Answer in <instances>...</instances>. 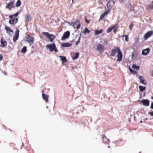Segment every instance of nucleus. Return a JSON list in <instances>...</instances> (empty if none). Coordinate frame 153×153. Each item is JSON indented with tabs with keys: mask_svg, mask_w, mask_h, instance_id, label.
Instances as JSON below:
<instances>
[{
	"mask_svg": "<svg viewBox=\"0 0 153 153\" xmlns=\"http://www.w3.org/2000/svg\"><path fill=\"white\" fill-rule=\"evenodd\" d=\"M117 52V61H121L122 60L123 56L122 53L119 47H114L111 51L110 55V56H115Z\"/></svg>",
	"mask_w": 153,
	"mask_h": 153,
	"instance_id": "obj_1",
	"label": "nucleus"
},
{
	"mask_svg": "<svg viewBox=\"0 0 153 153\" xmlns=\"http://www.w3.org/2000/svg\"><path fill=\"white\" fill-rule=\"evenodd\" d=\"M42 34L44 36L50 39L51 42H53L55 38V36L54 35L50 34L48 32H43Z\"/></svg>",
	"mask_w": 153,
	"mask_h": 153,
	"instance_id": "obj_2",
	"label": "nucleus"
},
{
	"mask_svg": "<svg viewBox=\"0 0 153 153\" xmlns=\"http://www.w3.org/2000/svg\"><path fill=\"white\" fill-rule=\"evenodd\" d=\"M46 47L47 49L49 50L51 52H52L54 51L55 52L58 51L54 43H53L52 44L47 45Z\"/></svg>",
	"mask_w": 153,
	"mask_h": 153,
	"instance_id": "obj_3",
	"label": "nucleus"
},
{
	"mask_svg": "<svg viewBox=\"0 0 153 153\" xmlns=\"http://www.w3.org/2000/svg\"><path fill=\"white\" fill-rule=\"evenodd\" d=\"M26 40L29 43L30 45H33L34 42V37L30 36V35H28L26 37Z\"/></svg>",
	"mask_w": 153,
	"mask_h": 153,
	"instance_id": "obj_4",
	"label": "nucleus"
},
{
	"mask_svg": "<svg viewBox=\"0 0 153 153\" xmlns=\"http://www.w3.org/2000/svg\"><path fill=\"white\" fill-rule=\"evenodd\" d=\"M153 34V31L151 30L148 31L143 36V39L144 40H146Z\"/></svg>",
	"mask_w": 153,
	"mask_h": 153,
	"instance_id": "obj_5",
	"label": "nucleus"
},
{
	"mask_svg": "<svg viewBox=\"0 0 153 153\" xmlns=\"http://www.w3.org/2000/svg\"><path fill=\"white\" fill-rule=\"evenodd\" d=\"M70 35V33L69 31H67L64 32L62 37L61 40L62 41L68 38Z\"/></svg>",
	"mask_w": 153,
	"mask_h": 153,
	"instance_id": "obj_6",
	"label": "nucleus"
},
{
	"mask_svg": "<svg viewBox=\"0 0 153 153\" xmlns=\"http://www.w3.org/2000/svg\"><path fill=\"white\" fill-rule=\"evenodd\" d=\"M19 30L18 28H16L15 32V35L13 37V41L15 42L18 39L19 37Z\"/></svg>",
	"mask_w": 153,
	"mask_h": 153,
	"instance_id": "obj_7",
	"label": "nucleus"
},
{
	"mask_svg": "<svg viewBox=\"0 0 153 153\" xmlns=\"http://www.w3.org/2000/svg\"><path fill=\"white\" fill-rule=\"evenodd\" d=\"M14 1H10V2L8 3L6 5V8L8 9L9 10H10L12 8H13L14 7Z\"/></svg>",
	"mask_w": 153,
	"mask_h": 153,
	"instance_id": "obj_8",
	"label": "nucleus"
},
{
	"mask_svg": "<svg viewBox=\"0 0 153 153\" xmlns=\"http://www.w3.org/2000/svg\"><path fill=\"white\" fill-rule=\"evenodd\" d=\"M72 26L75 28L79 29L81 26L79 21L77 20L76 22H74L73 23Z\"/></svg>",
	"mask_w": 153,
	"mask_h": 153,
	"instance_id": "obj_9",
	"label": "nucleus"
},
{
	"mask_svg": "<svg viewBox=\"0 0 153 153\" xmlns=\"http://www.w3.org/2000/svg\"><path fill=\"white\" fill-rule=\"evenodd\" d=\"M97 49L100 52H102L104 51V46L101 44H98L97 45Z\"/></svg>",
	"mask_w": 153,
	"mask_h": 153,
	"instance_id": "obj_10",
	"label": "nucleus"
},
{
	"mask_svg": "<svg viewBox=\"0 0 153 153\" xmlns=\"http://www.w3.org/2000/svg\"><path fill=\"white\" fill-rule=\"evenodd\" d=\"M110 12V10L109 9H108L106 10L105 12L102 14L100 16L99 19V20H102V19L104 18V17L106 16Z\"/></svg>",
	"mask_w": 153,
	"mask_h": 153,
	"instance_id": "obj_11",
	"label": "nucleus"
},
{
	"mask_svg": "<svg viewBox=\"0 0 153 153\" xmlns=\"http://www.w3.org/2000/svg\"><path fill=\"white\" fill-rule=\"evenodd\" d=\"M115 2L113 1H109L108 2L107 6V7L110 10L113 7Z\"/></svg>",
	"mask_w": 153,
	"mask_h": 153,
	"instance_id": "obj_12",
	"label": "nucleus"
},
{
	"mask_svg": "<svg viewBox=\"0 0 153 153\" xmlns=\"http://www.w3.org/2000/svg\"><path fill=\"white\" fill-rule=\"evenodd\" d=\"M18 20V18H16L10 20L9 23L11 25H15L17 22Z\"/></svg>",
	"mask_w": 153,
	"mask_h": 153,
	"instance_id": "obj_13",
	"label": "nucleus"
},
{
	"mask_svg": "<svg viewBox=\"0 0 153 153\" xmlns=\"http://www.w3.org/2000/svg\"><path fill=\"white\" fill-rule=\"evenodd\" d=\"M150 51V49L149 48H147L143 50L142 54L143 55H147L149 53Z\"/></svg>",
	"mask_w": 153,
	"mask_h": 153,
	"instance_id": "obj_14",
	"label": "nucleus"
},
{
	"mask_svg": "<svg viewBox=\"0 0 153 153\" xmlns=\"http://www.w3.org/2000/svg\"><path fill=\"white\" fill-rule=\"evenodd\" d=\"M72 44L68 42H63L61 44V46L63 47H69Z\"/></svg>",
	"mask_w": 153,
	"mask_h": 153,
	"instance_id": "obj_15",
	"label": "nucleus"
},
{
	"mask_svg": "<svg viewBox=\"0 0 153 153\" xmlns=\"http://www.w3.org/2000/svg\"><path fill=\"white\" fill-rule=\"evenodd\" d=\"M143 105L146 106H148L149 105V101L147 100H143L141 101Z\"/></svg>",
	"mask_w": 153,
	"mask_h": 153,
	"instance_id": "obj_16",
	"label": "nucleus"
},
{
	"mask_svg": "<svg viewBox=\"0 0 153 153\" xmlns=\"http://www.w3.org/2000/svg\"><path fill=\"white\" fill-rule=\"evenodd\" d=\"M1 46L2 47H5L7 45V42L3 38H1Z\"/></svg>",
	"mask_w": 153,
	"mask_h": 153,
	"instance_id": "obj_17",
	"label": "nucleus"
},
{
	"mask_svg": "<svg viewBox=\"0 0 153 153\" xmlns=\"http://www.w3.org/2000/svg\"><path fill=\"white\" fill-rule=\"evenodd\" d=\"M42 96L43 99L45 100L46 102H48V96L44 94H42Z\"/></svg>",
	"mask_w": 153,
	"mask_h": 153,
	"instance_id": "obj_18",
	"label": "nucleus"
},
{
	"mask_svg": "<svg viewBox=\"0 0 153 153\" xmlns=\"http://www.w3.org/2000/svg\"><path fill=\"white\" fill-rule=\"evenodd\" d=\"M59 57L60 58L61 60L62 63L63 62H67V60L66 57L61 56H60Z\"/></svg>",
	"mask_w": 153,
	"mask_h": 153,
	"instance_id": "obj_19",
	"label": "nucleus"
},
{
	"mask_svg": "<svg viewBox=\"0 0 153 153\" xmlns=\"http://www.w3.org/2000/svg\"><path fill=\"white\" fill-rule=\"evenodd\" d=\"M138 78L140 80V82L141 83L145 85L146 84V83L145 82V81L143 79L144 78L141 76H139Z\"/></svg>",
	"mask_w": 153,
	"mask_h": 153,
	"instance_id": "obj_20",
	"label": "nucleus"
},
{
	"mask_svg": "<svg viewBox=\"0 0 153 153\" xmlns=\"http://www.w3.org/2000/svg\"><path fill=\"white\" fill-rule=\"evenodd\" d=\"M5 29L6 30L7 32L9 34H10L11 32H13V31L11 30L9 27H8L6 26Z\"/></svg>",
	"mask_w": 153,
	"mask_h": 153,
	"instance_id": "obj_21",
	"label": "nucleus"
},
{
	"mask_svg": "<svg viewBox=\"0 0 153 153\" xmlns=\"http://www.w3.org/2000/svg\"><path fill=\"white\" fill-rule=\"evenodd\" d=\"M102 140L104 141V139L105 138H106V139L107 140V142L106 141H104V143H108L109 142H110V141L109 140H108L106 138V136H105V135L104 134H102Z\"/></svg>",
	"mask_w": 153,
	"mask_h": 153,
	"instance_id": "obj_22",
	"label": "nucleus"
},
{
	"mask_svg": "<svg viewBox=\"0 0 153 153\" xmlns=\"http://www.w3.org/2000/svg\"><path fill=\"white\" fill-rule=\"evenodd\" d=\"M27 47L24 46L23 47L21 50V52L23 53H25L27 51Z\"/></svg>",
	"mask_w": 153,
	"mask_h": 153,
	"instance_id": "obj_23",
	"label": "nucleus"
},
{
	"mask_svg": "<svg viewBox=\"0 0 153 153\" xmlns=\"http://www.w3.org/2000/svg\"><path fill=\"white\" fill-rule=\"evenodd\" d=\"M90 32V30L88 29V28L87 27H85V30L83 31V33L85 34L86 33H89Z\"/></svg>",
	"mask_w": 153,
	"mask_h": 153,
	"instance_id": "obj_24",
	"label": "nucleus"
},
{
	"mask_svg": "<svg viewBox=\"0 0 153 153\" xmlns=\"http://www.w3.org/2000/svg\"><path fill=\"white\" fill-rule=\"evenodd\" d=\"M139 90L140 91V92H142L145 90L146 88L144 86H142L140 85L139 86Z\"/></svg>",
	"mask_w": 153,
	"mask_h": 153,
	"instance_id": "obj_25",
	"label": "nucleus"
},
{
	"mask_svg": "<svg viewBox=\"0 0 153 153\" xmlns=\"http://www.w3.org/2000/svg\"><path fill=\"white\" fill-rule=\"evenodd\" d=\"M129 70L134 75H137V72L136 71L133 70L130 67H129Z\"/></svg>",
	"mask_w": 153,
	"mask_h": 153,
	"instance_id": "obj_26",
	"label": "nucleus"
},
{
	"mask_svg": "<svg viewBox=\"0 0 153 153\" xmlns=\"http://www.w3.org/2000/svg\"><path fill=\"white\" fill-rule=\"evenodd\" d=\"M26 21H30L32 19V18L30 15L28 14L26 15Z\"/></svg>",
	"mask_w": 153,
	"mask_h": 153,
	"instance_id": "obj_27",
	"label": "nucleus"
},
{
	"mask_svg": "<svg viewBox=\"0 0 153 153\" xmlns=\"http://www.w3.org/2000/svg\"><path fill=\"white\" fill-rule=\"evenodd\" d=\"M103 30L102 29L100 30V31L96 30L95 31V33L96 35H98L101 33L102 32Z\"/></svg>",
	"mask_w": 153,
	"mask_h": 153,
	"instance_id": "obj_28",
	"label": "nucleus"
},
{
	"mask_svg": "<svg viewBox=\"0 0 153 153\" xmlns=\"http://www.w3.org/2000/svg\"><path fill=\"white\" fill-rule=\"evenodd\" d=\"M79 54L78 53H76L75 55L72 57V59L73 60H74L75 59L77 58L79 56Z\"/></svg>",
	"mask_w": 153,
	"mask_h": 153,
	"instance_id": "obj_29",
	"label": "nucleus"
},
{
	"mask_svg": "<svg viewBox=\"0 0 153 153\" xmlns=\"http://www.w3.org/2000/svg\"><path fill=\"white\" fill-rule=\"evenodd\" d=\"M21 1L20 0H18L16 3V7H19L21 4Z\"/></svg>",
	"mask_w": 153,
	"mask_h": 153,
	"instance_id": "obj_30",
	"label": "nucleus"
},
{
	"mask_svg": "<svg viewBox=\"0 0 153 153\" xmlns=\"http://www.w3.org/2000/svg\"><path fill=\"white\" fill-rule=\"evenodd\" d=\"M147 8L150 10L153 9V1H152V4L147 6Z\"/></svg>",
	"mask_w": 153,
	"mask_h": 153,
	"instance_id": "obj_31",
	"label": "nucleus"
},
{
	"mask_svg": "<svg viewBox=\"0 0 153 153\" xmlns=\"http://www.w3.org/2000/svg\"><path fill=\"white\" fill-rule=\"evenodd\" d=\"M132 68L134 69L137 70L139 69V66H136L135 65H133L132 66Z\"/></svg>",
	"mask_w": 153,
	"mask_h": 153,
	"instance_id": "obj_32",
	"label": "nucleus"
},
{
	"mask_svg": "<svg viewBox=\"0 0 153 153\" xmlns=\"http://www.w3.org/2000/svg\"><path fill=\"white\" fill-rule=\"evenodd\" d=\"M124 36H125V40L126 41V42H128V36L127 35H123V36H122V37H123Z\"/></svg>",
	"mask_w": 153,
	"mask_h": 153,
	"instance_id": "obj_33",
	"label": "nucleus"
},
{
	"mask_svg": "<svg viewBox=\"0 0 153 153\" xmlns=\"http://www.w3.org/2000/svg\"><path fill=\"white\" fill-rule=\"evenodd\" d=\"M112 30V28L111 27H109L107 29V32L108 33H110L111 31V30Z\"/></svg>",
	"mask_w": 153,
	"mask_h": 153,
	"instance_id": "obj_34",
	"label": "nucleus"
},
{
	"mask_svg": "<svg viewBox=\"0 0 153 153\" xmlns=\"http://www.w3.org/2000/svg\"><path fill=\"white\" fill-rule=\"evenodd\" d=\"M117 26H118V25H114V26H113L112 27V29H113V30H117Z\"/></svg>",
	"mask_w": 153,
	"mask_h": 153,
	"instance_id": "obj_35",
	"label": "nucleus"
},
{
	"mask_svg": "<svg viewBox=\"0 0 153 153\" xmlns=\"http://www.w3.org/2000/svg\"><path fill=\"white\" fill-rule=\"evenodd\" d=\"M9 17L11 19H14V18H15V16L13 15H10L9 16Z\"/></svg>",
	"mask_w": 153,
	"mask_h": 153,
	"instance_id": "obj_36",
	"label": "nucleus"
},
{
	"mask_svg": "<svg viewBox=\"0 0 153 153\" xmlns=\"http://www.w3.org/2000/svg\"><path fill=\"white\" fill-rule=\"evenodd\" d=\"M133 26V23H132L131 25H129V29L130 30H131L132 29Z\"/></svg>",
	"mask_w": 153,
	"mask_h": 153,
	"instance_id": "obj_37",
	"label": "nucleus"
},
{
	"mask_svg": "<svg viewBox=\"0 0 153 153\" xmlns=\"http://www.w3.org/2000/svg\"><path fill=\"white\" fill-rule=\"evenodd\" d=\"M80 37L79 39H78V40L76 42V45H77L80 42Z\"/></svg>",
	"mask_w": 153,
	"mask_h": 153,
	"instance_id": "obj_38",
	"label": "nucleus"
},
{
	"mask_svg": "<svg viewBox=\"0 0 153 153\" xmlns=\"http://www.w3.org/2000/svg\"><path fill=\"white\" fill-rule=\"evenodd\" d=\"M19 14V12H17V13H16L15 14H14V16H15V18H16V17H17L18 15Z\"/></svg>",
	"mask_w": 153,
	"mask_h": 153,
	"instance_id": "obj_39",
	"label": "nucleus"
},
{
	"mask_svg": "<svg viewBox=\"0 0 153 153\" xmlns=\"http://www.w3.org/2000/svg\"><path fill=\"white\" fill-rule=\"evenodd\" d=\"M150 108H151L153 109V102H151Z\"/></svg>",
	"mask_w": 153,
	"mask_h": 153,
	"instance_id": "obj_40",
	"label": "nucleus"
},
{
	"mask_svg": "<svg viewBox=\"0 0 153 153\" xmlns=\"http://www.w3.org/2000/svg\"><path fill=\"white\" fill-rule=\"evenodd\" d=\"M85 20L86 23L88 24L90 22V21L89 20H87L86 19H85Z\"/></svg>",
	"mask_w": 153,
	"mask_h": 153,
	"instance_id": "obj_41",
	"label": "nucleus"
},
{
	"mask_svg": "<svg viewBox=\"0 0 153 153\" xmlns=\"http://www.w3.org/2000/svg\"><path fill=\"white\" fill-rule=\"evenodd\" d=\"M149 114H150L151 116H153V111H152L149 113Z\"/></svg>",
	"mask_w": 153,
	"mask_h": 153,
	"instance_id": "obj_42",
	"label": "nucleus"
},
{
	"mask_svg": "<svg viewBox=\"0 0 153 153\" xmlns=\"http://www.w3.org/2000/svg\"><path fill=\"white\" fill-rule=\"evenodd\" d=\"M3 59V56L2 55L0 54V61L1 60Z\"/></svg>",
	"mask_w": 153,
	"mask_h": 153,
	"instance_id": "obj_43",
	"label": "nucleus"
},
{
	"mask_svg": "<svg viewBox=\"0 0 153 153\" xmlns=\"http://www.w3.org/2000/svg\"><path fill=\"white\" fill-rule=\"evenodd\" d=\"M117 31V30H113V32L114 33L116 34Z\"/></svg>",
	"mask_w": 153,
	"mask_h": 153,
	"instance_id": "obj_44",
	"label": "nucleus"
},
{
	"mask_svg": "<svg viewBox=\"0 0 153 153\" xmlns=\"http://www.w3.org/2000/svg\"><path fill=\"white\" fill-rule=\"evenodd\" d=\"M130 11L131 12L132 11H133V10L132 9V8H130Z\"/></svg>",
	"mask_w": 153,
	"mask_h": 153,
	"instance_id": "obj_45",
	"label": "nucleus"
},
{
	"mask_svg": "<svg viewBox=\"0 0 153 153\" xmlns=\"http://www.w3.org/2000/svg\"><path fill=\"white\" fill-rule=\"evenodd\" d=\"M3 73L5 75H7L5 71H4V72L3 71Z\"/></svg>",
	"mask_w": 153,
	"mask_h": 153,
	"instance_id": "obj_46",
	"label": "nucleus"
},
{
	"mask_svg": "<svg viewBox=\"0 0 153 153\" xmlns=\"http://www.w3.org/2000/svg\"><path fill=\"white\" fill-rule=\"evenodd\" d=\"M120 1L122 2L123 1V0H119Z\"/></svg>",
	"mask_w": 153,
	"mask_h": 153,
	"instance_id": "obj_47",
	"label": "nucleus"
},
{
	"mask_svg": "<svg viewBox=\"0 0 153 153\" xmlns=\"http://www.w3.org/2000/svg\"><path fill=\"white\" fill-rule=\"evenodd\" d=\"M151 99H153V97H151Z\"/></svg>",
	"mask_w": 153,
	"mask_h": 153,
	"instance_id": "obj_48",
	"label": "nucleus"
},
{
	"mask_svg": "<svg viewBox=\"0 0 153 153\" xmlns=\"http://www.w3.org/2000/svg\"><path fill=\"white\" fill-rule=\"evenodd\" d=\"M108 148H110V146H108Z\"/></svg>",
	"mask_w": 153,
	"mask_h": 153,
	"instance_id": "obj_49",
	"label": "nucleus"
},
{
	"mask_svg": "<svg viewBox=\"0 0 153 153\" xmlns=\"http://www.w3.org/2000/svg\"><path fill=\"white\" fill-rule=\"evenodd\" d=\"M152 76H153V71L152 72Z\"/></svg>",
	"mask_w": 153,
	"mask_h": 153,
	"instance_id": "obj_50",
	"label": "nucleus"
},
{
	"mask_svg": "<svg viewBox=\"0 0 153 153\" xmlns=\"http://www.w3.org/2000/svg\"><path fill=\"white\" fill-rule=\"evenodd\" d=\"M73 0H72V1H73Z\"/></svg>",
	"mask_w": 153,
	"mask_h": 153,
	"instance_id": "obj_51",
	"label": "nucleus"
}]
</instances>
